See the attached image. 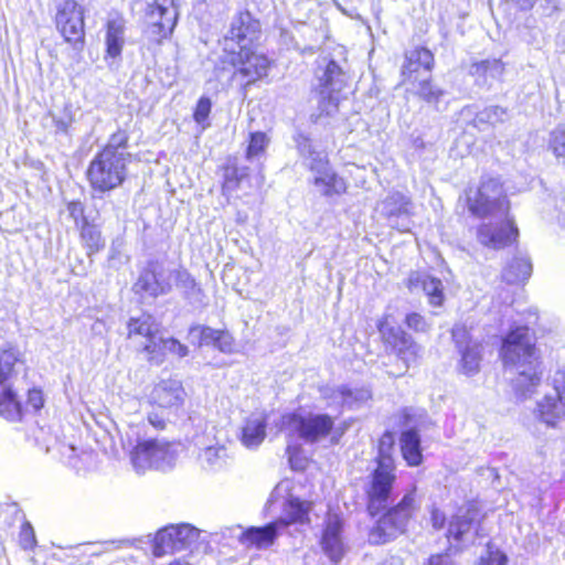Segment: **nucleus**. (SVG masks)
<instances>
[{"label": "nucleus", "mask_w": 565, "mask_h": 565, "mask_svg": "<svg viewBox=\"0 0 565 565\" xmlns=\"http://www.w3.org/2000/svg\"><path fill=\"white\" fill-rule=\"evenodd\" d=\"M395 434L385 430L377 439L374 467L363 487L364 508L374 520L367 531L371 545H384L407 534L420 510V499L414 486L396 499L397 465L394 456Z\"/></svg>", "instance_id": "nucleus-1"}, {"label": "nucleus", "mask_w": 565, "mask_h": 565, "mask_svg": "<svg viewBox=\"0 0 565 565\" xmlns=\"http://www.w3.org/2000/svg\"><path fill=\"white\" fill-rule=\"evenodd\" d=\"M458 204L478 220L499 217L495 223H481L477 226L476 236L483 247L500 250L518 244L520 232L511 214L505 182L500 175H482L477 185L465 188Z\"/></svg>", "instance_id": "nucleus-2"}, {"label": "nucleus", "mask_w": 565, "mask_h": 565, "mask_svg": "<svg viewBox=\"0 0 565 565\" xmlns=\"http://www.w3.org/2000/svg\"><path fill=\"white\" fill-rule=\"evenodd\" d=\"M129 146V131L118 128L98 148L85 170V179L92 192L110 193L126 183L129 178L128 166L131 162Z\"/></svg>", "instance_id": "nucleus-3"}, {"label": "nucleus", "mask_w": 565, "mask_h": 565, "mask_svg": "<svg viewBox=\"0 0 565 565\" xmlns=\"http://www.w3.org/2000/svg\"><path fill=\"white\" fill-rule=\"evenodd\" d=\"M28 373L22 353L14 347L0 348V417L10 423H22L26 416L38 414L44 407V394L40 387L26 391V399L15 386L19 367Z\"/></svg>", "instance_id": "nucleus-4"}, {"label": "nucleus", "mask_w": 565, "mask_h": 565, "mask_svg": "<svg viewBox=\"0 0 565 565\" xmlns=\"http://www.w3.org/2000/svg\"><path fill=\"white\" fill-rule=\"evenodd\" d=\"M500 359L504 365L523 367L519 376L524 385L534 386L540 382V359L529 327L518 326L508 331L502 338Z\"/></svg>", "instance_id": "nucleus-5"}, {"label": "nucleus", "mask_w": 565, "mask_h": 565, "mask_svg": "<svg viewBox=\"0 0 565 565\" xmlns=\"http://www.w3.org/2000/svg\"><path fill=\"white\" fill-rule=\"evenodd\" d=\"M158 324L150 313H143L139 317H132L127 321V338H145L147 343L142 347V352L147 354L150 364L160 365L170 353L178 359H183L189 354V348L173 337L159 338Z\"/></svg>", "instance_id": "nucleus-6"}, {"label": "nucleus", "mask_w": 565, "mask_h": 565, "mask_svg": "<svg viewBox=\"0 0 565 565\" xmlns=\"http://www.w3.org/2000/svg\"><path fill=\"white\" fill-rule=\"evenodd\" d=\"M220 65V71L233 68L231 79L235 77L244 79L241 90L245 96L250 86L268 77L274 61L258 51L257 45H252L222 52Z\"/></svg>", "instance_id": "nucleus-7"}, {"label": "nucleus", "mask_w": 565, "mask_h": 565, "mask_svg": "<svg viewBox=\"0 0 565 565\" xmlns=\"http://www.w3.org/2000/svg\"><path fill=\"white\" fill-rule=\"evenodd\" d=\"M486 516L487 513L482 511L477 502H468L462 513L458 512L451 515L447 531L444 534L447 548L429 555L424 565H458L451 557L450 552L452 550L461 551L471 531L477 532Z\"/></svg>", "instance_id": "nucleus-8"}, {"label": "nucleus", "mask_w": 565, "mask_h": 565, "mask_svg": "<svg viewBox=\"0 0 565 565\" xmlns=\"http://www.w3.org/2000/svg\"><path fill=\"white\" fill-rule=\"evenodd\" d=\"M53 22L63 41L76 51L86 44L85 8L76 0H62L55 8Z\"/></svg>", "instance_id": "nucleus-9"}, {"label": "nucleus", "mask_w": 565, "mask_h": 565, "mask_svg": "<svg viewBox=\"0 0 565 565\" xmlns=\"http://www.w3.org/2000/svg\"><path fill=\"white\" fill-rule=\"evenodd\" d=\"M281 426L306 443L315 444L330 437L335 430L334 418L326 413L300 414L289 412L281 416Z\"/></svg>", "instance_id": "nucleus-10"}, {"label": "nucleus", "mask_w": 565, "mask_h": 565, "mask_svg": "<svg viewBox=\"0 0 565 565\" xmlns=\"http://www.w3.org/2000/svg\"><path fill=\"white\" fill-rule=\"evenodd\" d=\"M390 318L388 315L382 316L376 322V328L385 353L402 361L403 370L398 374H405L409 369V362L417 359L419 347L405 330L392 326Z\"/></svg>", "instance_id": "nucleus-11"}, {"label": "nucleus", "mask_w": 565, "mask_h": 565, "mask_svg": "<svg viewBox=\"0 0 565 565\" xmlns=\"http://www.w3.org/2000/svg\"><path fill=\"white\" fill-rule=\"evenodd\" d=\"M68 216L74 226L82 247L88 257H92L106 248V239L103 236L100 224L86 215V206L81 200L66 202Z\"/></svg>", "instance_id": "nucleus-12"}, {"label": "nucleus", "mask_w": 565, "mask_h": 565, "mask_svg": "<svg viewBox=\"0 0 565 565\" xmlns=\"http://www.w3.org/2000/svg\"><path fill=\"white\" fill-rule=\"evenodd\" d=\"M262 33L260 22L247 10H239L233 17L226 34L220 40L222 52L242 46L256 45Z\"/></svg>", "instance_id": "nucleus-13"}, {"label": "nucleus", "mask_w": 565, "mask_h": 565, "mask_svg": "<svg viewBox=\"0 0 565 565\" xmlns=\"http://www.w3.org/2000/svg\"><path fill=\"white\" fill-rule=\"evenodd\" d=\"M150 20L148 31L154 43L161 44L170 39L179 20V8L175 0H153L146 9Z\"/></svg>", "instance_id": "nucleus-14"}, {"label": "nucleus", "mask_w": 565, "mask_h": 565, "mask_svg": "<svg viewBox=\"0 0 565 565\" xmlns=\"http://www.w3.org/2000/svg\"><path fill=\"white\" fill-rule=\"evenodd\" d=\"M348 86V81L344 71L334 61L330 60L324 68L322 76L319 78V92L323 95L319 104V114L316 117L330 116L331 113L327 110L328 106H332L333 111L338 110L339 98L338 95Z\"/></svg>", "instance_id": "nucleus-15"}, {"label": "nucleus", "mask_w": 565, "mask_h": 565, "mask_svg": "<svg viewBox=\"0 0 565 565\" xmlns=\"http://www.w3.org/2000/svg\"><path fill=\"white\" fill-rule=\"evenodd\" d=\"M451 339L460 355V372L467 376L479 373L482 362V343L473 340L468 328L463 324H457L452 328Z\"/></svg>", "instance_id": "nucleus-16"}, {"label": "nucleus", "mask_w": 565, "mask_h": 565, "mask_svg": "<svg viewBox=\"0 0 565 565\" xmlns=\"http://www.w3.org/2000/svg\"><path fill=\"white\" fill-rule=\"evenodd\" d=\"M198 533L188 524L169 525L157 532L151 552L154 557H162L188 547L196 540Z\"/></svg>", "instance_id": "nucleus-17"}, {"label": "nucleus", "mask_w": 565, "mask_h": 565, "mask_svg": "<svg viewBox=\"0 0 565 565\" xmlns=\"http://www.w3.org/2000/svg\"><path fill=\"white\" fill-rule=\"evenodd\" d=\"M344 524L342 515L338 513H327L319 539V545L323 554L335 565L344 558L347 553L343 537Z\"/></svg>", "instance_id": "nucleus-18"}, {"label": "nucleus", "mask_w": 565, "mask_h": 565, "mask_svg": "<svg viewBox=\"0 0 565 565\" xmlns=\"http://www.w3.org/2000/svg\"><path fill=\"white\" fill-rule=\"evenodd\" d=\"M329 163V159L320 154L312 159L309 167V170L316 173L312 184L320 190V194L324 198L342 196L348 192V181L332 169H328Z\"/></svg>", "instance_id": "nucleus-19"}, {"label": "nucleus", "mask_w": 565, "mask_h": 565, "mask_svg": "<svg viewBox=\"0 0 565 565\" xmlns=\"http://www.w3.org/2000/svg\"><path fill=\"white\" fill-rule=\"evenodd\" d=\"M382 215L393 228L401 233H409L411 228L403 221L415 215V204L411 195L401 191L390 192L381 202Z\"/></svg>", "instance_id": "nucleus-20"}, {"label": "nucleus", "mask_w": 565, "mask_h": 565, "mask_svg": "<svg viewBox=\"0 0 565 565\" xmlns=\"http://www.w3.org/2000/svg\"><path fill=\"white\" fill-rule=\"evenodd\" d=\"M435 63L433 51L425 45H416L412 50L405 51L399 70V85L415 84L419 78L420 71L431 73Z\"/></svg>", "instance_id": "nucleus-21"}, {"label": "nucleus", "mask_w": 565, "mask_h": 565, "mask_svg": "<svg viewBox=\"0 0 565 565\" xmlns=\"http://www.w3.org/2000/svg\"><path fill=\"white\" fill-rule=\"evenodd\" d=\"M170 290V282L163 279L159 264L153 260L147 263L132 285L134 294L142 298H158Z\"/></svg>", "instance_id": "nucleus-22"}, {"label": "nucleus", "mask_w": 565, "mask_h": 565, "mask_svg": "<svg viewBox=\"0 0 565 565\" xmlns=\"http://www.w3.org/2000/svg\"><path fill=\"white\" fill-rule=\"evenodd\" d=\"M185 391L178 381L166 380L156 384L149 395V403L152 406L171 409L183 405Z\"/></svg>", "instance_id": "nucleus-23"}, {"label": "nucleus", "mask_w": 565, "mask_h": 565, "mask_svg": "<svg viewBox=\"0 0 565 565\" xmlns=\"http://www.w3.org/2000/svg\"><path fill=\"white\" fill-rule=\"evenodd\" d=\"M279 529L275 520L263 526H249L239 534L238 541L249 550H266L275 544Z\"/></svg>", "instance_id": "nucleus-24"}, {"label": "nucleus", "mask_w": 565, "mask_h": 565, "mask_svg": "<svg viewBox=\"0 0 565 565\" xmlns=\"http://www.w3.org/2000/svg\"><path fill=\"white\" fill-rule=\"evenodd\" d=\"M220 172L222 175L221 192L226 196L242 189L243 184L249 183L250 180L249 168L239 166L235 157H228L226 162L220 167Z\"/></svg>", "instance_id": "nucleus-25"}, {"label": "nucleus", "mask_w": 565, "mask_h": 565, "mask_svg": "<svg viewBox=\"0 0 565 565\" xmlns=\"http://www.w3.org/2000/svg\"><path fill=\"white\" fill-rule=\"evenodd\" d=\"M164 452V445L157 439L138 441L130 450V461L138 472L145 471L150 469Z\"/></svg>", "instance_id": "nucleus-26"}, {"label": "nucleus", "mask_w": 565, "mask_h": 565, "mask_svg": "<svg viewBox=\"0 0 565 565\" xmlns=\"http://www.w3.org/2000/svg\"><path fill=\"white\" fill-rule=\"evenodd\" d=\"M126 21L120 13L105 23V58H117L125 45Z\"/></svg>", "instance_id": "nucleus-27"}, {"label": "nucleus", "mask_w": 565, "mask_h": 565, "mask_svg": "<svg viewBox=\"0 0 565 565\" xmlns=\"http://www.w3.org/2000/svg\"><path fill=\"white\" fill-rule=\"evenodd\" d=\"M399 451L407 467H419L424 462L422 438L416 428H409L401 433Z\"/></svg>", "instance_id": "nucleus-28"}, {"label": "nucleus", "mask_w": 565, "mask_h": 565, "mask_svg": "<svg viewBox=\"0 0 565 565\" xmlns=\"http://www.w3.org/2000/svg\"><path fill=\"white\" fill-rule=\"evenodd\" d=\"M312 503L309 501H301L297 498L287 501L285 507V514L276 519V523L280 529L288 527L294 524L308 525L311 522L310 511Z\"/></svg>", "instance_id": "nucleus-29"}, {"label": "nucleus", "mask_w": 565, "mask_h": 565, "mask_svg": "<svg viewBox=\"0 0 565 565\" xmlns=\"http://www.w3.org/2000/svg\"><path fill=\"white\" fill-rule=\"evenodd\" d=\"M532 273L527 258L514 257L502 269L501 281L507 286H523Z\"/></svg>", "instance_id": "nucleus-30"}, {"label": "nucleus", "mask_w": 565, "mask_h": 565, "mask_svg": "<svg viewBox=\"0 0 565 565\" xmlns=\"http://www.w3.org/2000/svg\"><path fill=\"white\" fill-rule=\"evenodd\" d=\"M266 426L265 418L247 420L242 428V443L248 448L259 446L266 437Z\"/></svg>", "instance_id": "nucleus-31"}, {"label": "nucleus", "mask_w": 565, "mask_h": 565, "mask_svg": "<svg viewBox=\"0 0 565 565\" xmlns=\"http://www.w3.org/2000/svg\"><path fill=\"white\" fill-rule=\"evenodd\" d=\"M414 85H416L415 95L428 104L439 103L441 97L445 95L444 89L435 84L431 76L423 79L418 78Z\"/></svg>", "instance_id": "nucleus-32"}, {"label": "nucleus", "mask_w": 565, "mask_h": 565, "mask_svg": "<svg viewBox=\"0 0 565 565\" xmlns=\"http://www.w3.org/2000/svg\"><path fill=\"white\" fill-rule=\"evenodd\" d=\"M503 71L504 64L500 58L477 61L470 65V75L483 81L494 74H502Z\"/></svg>", "instance_id": "nucleus-33"}, {"label": "nucleus", "mask_w": 565, "mask_h": 565, "mask_svg": "<svg viewBox=\"0 0 565 565\" xmlns=\"http://www.w3.org/2000/svg\"><path fill=\"white\" fill-rule=\"evenodd\" d=\"M269 145V138L264 131L249 132L247 137V147L245 158L250 160L265 154Z\"/></svg>", "instance_id": "nucleus-34"}, {"label": "nucleus", "mask_w": 565, "mask_h": 565, "mask_svg": "<svg viewBox=\"0 0 565 565\" xmlns=\"http://www.w3.org/2000/svg\"><path fill=\"white\" fill-rule=\"evenodd\" d=\"M174 284L177 288L182 290L185 296L200 294L201 289L194 279V277L190 274V271L185 268L178 269L173 273Z\"/></svg>", "instance_id": "nucleus-35"}, {"label": "nucleus", "mask_w": 565, "mask_h": 565, "mask_svg": "<svg viewBox=\"0 0 565 565\" xmlns=\"http://www.w3.org/2000/svg\"><path fill=\"white\" fill-rule=\"evenodd\" d=\"M424 294L429 306L435 308H440L444 306L446 300L445 286L440 278L434 276Z\"/></svg>", "instance_id": "nucleus-36"}, {"label": "nucleus", "mask_w": 565, "mask_h": 565, "mask_svg": "<svg viewBox=\"0 0 565 565\" xmlns=\"http://www.w3.org/2000/svg\"><path fill=\"white\" fill-rule=\"evenodd\" d=\"M433 278L434 276L428 275L426 271L413 270L404 280V285L409 292H414L418 289H422L425 292Z\"/></svg>", "instance_id": "nucleus-37"}, {"label": "nucleus", "mask_w": 565, "mask_h": 565, "mask_svg": "<svg viewBox=\"0 0 565 565\" xmlns=\"http://www.w3.org/2000/svg\"><path fill=\"white\" fill-rule=\"evenodd\" d=\"M433 278L434 276L428 275L426 271L413 270L404 280V285L409 292H414L418 289H422L425 292Z\"/></svg>", "instance_id": "nucleus-38"}, {"label": "nucleus", "mask_w": 565, "mask_h": 565, "mask_svg": "<svg viewBox=\"0 0 565 565\" xmlns=\"http://www.w3.org/2000/svg\"><path fill=\"white\" fill-rule=\"evenodd\" d=\"M288 462L292 470L303 471L308 465V458L303 455V450L299 445H289L286 448Z\"/></svg>", "instance_id": "nucleus-39"}, {"label": "nucleus", "mask_w": 565, "mask_h": 565, "mask_svg": "<svg viewBox=\"0 0 565 565\" xmlns=\"http://www.w3.org/2000/svg\"><path fill=\"white\" fill-rule=\"evenodd\" d=\"M404 324L414 333L427 332L430 329L426 317L417 311L407 312L404 317Z\"/></svg>", "instance_id": "nucleus-40"}, {"label": "nucleus", "mask_w": 565, "mask_h": 565, "mask_svg": "<svg viewBox=\"0 0 565 565\" xmlns=\"http://www.w3.org/2000/svg\"><path fill=\"white\" fill-rule=\"evenodd\" d=\"M548 147L556 157L565 156V125H559L551 131Z\"/></svg>", "instance_id": "nucleus-41"}, {"label": "nucleus", "mask_w": 565, "mask_h": 565, "mask_svg": "<svg viewBox=\"0 0 565 565\" xmlns=\"http://www.w3.org/2000/svg\"><path fill=\"white\" fill-rule=\"evenodd\" d=\"M212 110V102L206 96H201L193 109L192 117L196 124L203 125L207 121Z\"/></svg>", "instance_id": "nucleus-42"}, {"label": "nucleus", "mask_w": 565, "mask_h": 565, "mask_svg": "<svg viewBox=\"0 0 565 565\" xmlns=\"http://www.w3.org/2000/svg\"><path fill=\"white\" fill-rule=\"evenodd\" d=\"M428 513L429 523L434 531H440L448 527L451 518L448 519L447 513L441 508L436 504H431L428 509Z\"/></svg>", "instance_id": "nucleus-43"}, {"label": "nucleus", "mask_w": 565, "mask_h": 565, "mask_svg": "<svg viewBox=\"0 0 565 565\" xmlns=\"http://www.w3.org/2000/svg\"><path fill=\"white\" fill-rule=\"evenodd\" d=\"M189 333L198 334V341L194 343V345L196 348H202V347L212 344L214 329H212L207 326L192 324L189 328Z\"/></svg>", "instance_id": "nucleus-44"}, {"label": "nucleus", "mask_w": 565, "mask_h": 565, "mask_svg": "<svg viewBox=\"0 0 565 565\" xmlns=\"http://www.w3.org/2000/svg\"><path fill=\"white\" fill-rule=\"evenodd\" d=\"M19 544L23 550H32L36 545L35 533L29 522H24L20 526Z\"/></svg>", "instance_id": "nucleus-45"}, {"label": "nucleus", "mask_w": 565, "mask_h": 565, "mask_svg": "<svg viewBox=\"0 0 565 565\" xmlns=\"http://www.w3.org/2000/svg\"><path fill=\"white\" fill-rule=\"evenodd\" d=\"M234 344L233 337L226 330H216L214 329L212 345L217 348L223 352L232 351Z\"/></svg>", "instance_id": "nucleus-46"}, {"label": "nucleus", "mask_w": 565, "mask_h": 565, "mask_svg": "<svg viewBox=\"0 0 565 565\" xmlns=\"http://www.w3.org/2000/svg\"><path fill=\"white\" fill-rule=\"evenodd\" d=\"M537 0H500V3L508 9H513L516 12L531 11Z\"/></svg>", "instance_id": "nucleus-47"}, {"label": "nucleus", "mask_w": 565, "mask_h": 565, "mask_svg": "<svg viewBox=\"0 0 565 565\" xmlns=\"http://www.w3.org/2000/svg\"><path fill=\"white\" fill-rule=\"evenodd\" d=\"M508 557L500 550H490L482 557V565H507Z\"/></svg>", "instance_id": "nucleus-48"}, {"label": "nucleus", "mask_w": 565, "mask_h": 565, "mask_svg": "<svg viewBox=\"0 0 565 565\" xmlns=\"http://www.w3.org/2000/svg\"><path fill=\"white\" fill-rule=\"evenodd\" d=\"M555 406H556V403L551 398H546L540 404V407H539L540 416L543 420H545L548 424H553V420L556 417L553 412Z\"/></svg>", "instance_id": "nucleus-49"}, {"label": "nucleus", "mask_w": 565, "mask_h": 565, "mask_svg": "<svg viewBox=\"0 0 565 565\" xmlns=\"http://www.w3.org/2000/svg\"><path fill=\"white\" fill-rule=\"evenodd\" d=\"M149 422H150V424H151L152 426H154V427H156V428H158V429H163V428H164V426H166L164 420L159 419V418L157 417V415H154V416H149Z\"/></svg>", "instance_id": "nucleus-50"}, {"label": "nucleus", "mask_w": 565, "mask_h": 565, "mask_svg": "<svg viewBox=\"0 0 565 565\" xmlns=\"http://www.w3.org/2000/svg\"><path fill=\"white\" fill-rule=\"evenodd\" d=\"M225 451V448L222 446V447H218V448H215V447H207L205 449V455L207 456V459L210 460L212 456H216L218 451Z\"/></svg>", "instance_id": "nucleus-51"}]
</instances>
